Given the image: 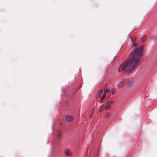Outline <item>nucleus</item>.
<instances>
[{"instance_id":"10","label":"nucleus","mask_w":157,"mask_h":157,"mask_svg":"<svg viewBox=\"0 0 157 157\" xmlns=\"http://www.w3.org/2000/svg\"><path fill=\"white\" fill-rule=\"evenodd\" d=\"M104 92L105 93V92H108H108H109L110 90H109V88H106L104 90Z\"/></svg>"},{"instance_id":"6","label":"nucleus","mask_w":157,"mask_h":157,"mask_svg":"<svg viewBox=\"0 0 157 157\" xmlns=\"http://www.w3.org/2000/svg\"><path fill=\"white\" fill-rule=\"evenodd\" d=\"M94 108L92 109V110H91V113H90V117H93L94 114Z\"/></svg>"},{"instance_id":"7","label":"nucleus","mask_w":157,"mask_h":157,"mask_svg":"<svg viewBox=\"0 0 157 157\" xmlns=\"http://www.w3.org/2000/svg\"><path fill=\"white\" fill-rule=\"evenodd\" d=\"M103 90L102 89H101L100 90L98 93V97H100L101 96L102 92Z\"/></svg>"},{"instance_id":"8","label":"nucleus","mask_w":157,"mask_h":157,"mask_svg":"<svg viewBox=\"0 0 157 157\" xmlns=\"http://www.w3.org/2000/svg\"><path fill=\"white\" fill-rule=\"evenodd\" d=\"M146 40V36H144L141 39V41L142 42H145Z\"/></svg>"},{"instance_id":"9","label":"nucleus","mask_w":157,"mask_h":157,"mask_svg":"<svg viewBox=\"0 0 157 157\" xmlns=\"http://www.w3.org/2000/svg\"><path fill=\"white\" fill-rule=\"evenodd\" d=\"M106 96V94L105 93H104L102 96V97L101 98V100H103L105 98V97Z\"/></svg>"},{"instance_id":"1","label":"nucleus","mask_w":157,"mask_h":157,"mask_svg":"<svg viewBox=\"0 0 157 157\" xmlns=\"http://www.w3.org/2000/svg\"><path fill=\"white\" fill-rule=\"evenodd\" d=\"M143 49L142 46L136 49L132 54V58L121 65L118 69V72H121V70L127 71L133 70L140 62L139 58L142 55Z\"/></svg>"},{"instance_id":"4","label":"nucleus","mask_w":157,"mask_h":157,"mask_svg":"<svg viewBox=\"0 0 157 157\" xmlns=\"http://www.w3.org/2000/svg\"><path fill=\"white\" fill-rule=\"evenodd\" d=\"M65 154L66 155L68 156H70L71 155L70 151L69 150H66L65 151Z\"/></svg>"},{"instance_id":"16","label":"nucleus","mask_w":157,"mask_h":157,"mask_svg":"<svg viewBox=\"0 0 157 157\" xmlns=\"http://www.w3.org/2000/svg\"><path fill=\"white\" fill-rule=\"evenodd\" d=\"M129 82H130V83H131V82H128V83H129Z\"/></svg>"},{"instance_id":"2","label":"nucleus","mask_w":157,"mask_h":157,"mask_svg":"<svg viewBox=\"0 0 157 157\" xmlns=\"http://www.w3.org/2000/svg\"><path fill=\"white\" fill-rule=\"evenodd\" d=\"M113 102L112 101L107 103L106 105L105 106V110H108L111 107V105L113 103Z\"/></svg>"},{"instance_id":"13","label":"nucleus","mask_w":157,"mask_h":157,"mask_svg":"<svg viewBox=\"0 0 157 157\" xmlns=\"http://www.w3.org/2000/svg\"><path fill=\"white\" fill-rule=\"evenodd\" d=\"M115 92V90H113V91H112V94H114Z\"/></svg>"},{"instance_id":"15","label":"nucleus","mask_w":157,"mask_h":157,"mask_svg":"<svg viewBox=\"0 0 157 157\" xmlns=\"http://www.w3.org/2000/svg\"><path fill=\"white\" fill-rule=\"evenodd\" d=\"M136 44H134V45H133V46H136Z\"/></svg>"},{"instance_id":"14","label":"nucleus","mask_w":157,"mask_h":157,"mask_svg":"<svg viewBox=\"0 0 157 157\" xmlns=\"http://www.w3.org/2000/svg\"><path fill=\"white\" fill-rule=\"evenodd\" d=\"M136 38H135L133 39H132V41L133 42H134L135 41H136Z\"/></svg>"},{"instance_id":"12","label":"nucleus","mask_w":157,"mask_h":157,"mask_svg":"<svg viewBox=\"0 0 157 157\" xmlns=\"http://www.w3.org/2000/svg\"><path fill=\"white\" fill-rule=\"evenodd\" d=\"M123 84H124L123 82H120L118 85L119 88L121 87L122 86V85H123Z\"/></svg>"},{"instance_id":"5","label":"nucleus","mask_w":157,"mask_h":157,"mask_svg":"<svg viewBox=\"0 0 157 157\" xmlns=\"http://www.w3.org/2000/svg\"><path fill=\"white\" fill-rule=\"evenodd\" d=\"M62 136L61 134L59 132H58L57 133V137L58 139H60Z\"/></svg>"},{"instance_id":"11","label":"nucleus","mask_w":157,"mask_h":157,"mask_svg":"<svg viewBox=\"0 0 157 157\" xmlns=\"http://www.w3.org/2000/svg\"><path fill=\"white\" fill-rule=\"evenodd\" d=\"M105 109V107L104 105H102L101 106V108H100V110H99V111L100 112H101L102 111V110L103 109Z\"/></svg>"},{"instance_id":"3","label":"nucleus","mask_w":157,"mask_h":157,"mask_svg":"<svg viewBox=\"0 0 157 157\" xmlns=\"http://www.w3.org/2000/svg\"><path fill=\"white\" fill-rule=\"evenodd\" d=\"M65 119L68 122H70L72 121L73 117L70 115H67L65 117Z\"/></svg>"}]
</instances>
